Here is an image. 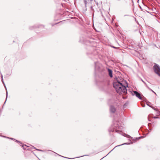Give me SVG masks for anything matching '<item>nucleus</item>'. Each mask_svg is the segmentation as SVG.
<instances>
[{
    "mask_svg": "<svg viewBox=\"0 0 160 160\" xmlns=\"http://www.w3.org/2000/svg\"><path fill=\"white\" fill-rule=\"evenodd\" d=\"M152 92H153V93H155V94H156V93L154 92L153 90H152Z\"/></svg>",
    "mask_w": 160,
    "mask_h": 160,
    "instance_id": "obj_12",
    "label": "nucleus"
},
{
    "mask_svg": "<svg viewBox=\"0 0 160 160\" xmlns=\"http://www.w3.org/2000/svg\"><path fill=\"white\" fill-rule=\"evenodd\" d=\"M158 117H153V118H158Z\"/></svg>",
    "mask_w": 160,
    "mask_h": 160,
    "instance_id": "obj_10",
    "label": "nucleus"
},
{
    "mask_svg": "<svg viewBox=\"0 0 160 160\" xmlns=\"http://www.w3.org/2000/svg\"><path fill=\"white\" fill-rule=\"evenodd\" d=\"M113 87L119 94H125L127 93L126 87L128 84L125 81H119L118 80L113 83Z\"/></svg>",
    "mask_w": 160,
    "mask_h": 160,
    "instance_id": "obj_1",
    "label": "nucleus"
},
{
    "mask_svg": "<svg viewBox=\"0 0 160 160\" xmlns=\"http://www.w3.org/2000/svg\"><path fill=\"white\" fill-rule=\"evenodd\" d=\"M142 106L143 107H144L145 106V105H142Z\"/></svg>",
    "mask_w": 160,
    "mask_h": 160,
    "instance_id": "obj_14",
    "label": "nucleus"
},
{
    "mask_svg": "<svg viewBox=\"0 0 160 160\" xmlns=\"http://www.w3.org/2000/svg\"><path fill=\"white\" fill-rule=\"evenodd\" d=\"M36 150H38V151H40V150L39 149H36Z\"/></svg>",
    "mask_w": 160,
    "mask_h": 160,
    "instance_id": "obj_15",
    "label": "nucleus"
},
{
    "mask_svg": "<svg viewBox=\"0 0 160 160\" xmlns=\"http://www.w3.org/2000/svg\"><path fill=\"white\" fill-rule=\"evenodd\" d=\"M16 140V142H20L17 140Z\"/></svg>",
    "mask_w": 160,
    "mask_h": 160,
    "instance_id": "obj_11",
    "label": "nucleus"
},
{
    "mask_svg": "<svg viewBox=\"0 0 160 160\" xmlns=\"http://www.w3.org/2000/svg\"><path fill=\"white\" fill-rule=\"evenodd\" d=\"M22 147L23 148V149H24L25 150H28V148H28V147H27L26 145H24V144H22Z\"/></svg>",
    "mask_w": 160,
    "mask_h": 160,
    "instance_id": "obj_7",
    "label": "nucleus"
},
{
    "mask_svg": "<svg viewBox=\"0 0 160 160\" xmlns=\"http://www.w3.org/2000/svg\"><path fill=\"white\" fill-rule=\"evenodd\" d=\"M147 87L150 90H151L152 91V90L150 89L149 88L148 86Z\"/></svg>",
    "mask_w": 160,
    "mask_h": 160,
    "instance_id": "obj_9",
    "label": "nucleus"
},
{
    "mask_svg": "<svg viewBox=\"0 0 160 160\" xmlns=\"http://www.w3.org/2000/svg\"><path fill=\"white\" fill-rule=\"evenodd\" d=\"M142 81L146 85V86L147 87L148 86H147V85L146 84V83L144 82L143 81H142Z\"/></svg>",
    "mask_w": 160,
    "mask_h": 160,
    "instance_id": "obj_8",
    "label": "nucleus"
},
{
    "mask_svg": "<svg viewBox=\"0 0 160 160\" xmlns=\"http://www.w3.org/2000/svg\"><path fill=\"white\" fill-rule=\"evenodd\" d=\"M133 95H135L137 97L140 99H142V97L141 96L140 94L136 91H134L132 93Z\"/></svg>",
    "mask_w": 160,
    "mask_h": 160,
    "instance_id": "obj_4",
    "label": "nucleus"
},
{
    "mask_svg": "<svg viewBox=\"0 0 160 160\" xmlns=\"http://www.w3.org/2000/svg\"><path fill=\"white\" fill-rule=\"evenodd\" d=\"M64 157V158H66V157ZM68 158V159H70V158Z\"/></svg>",
    "mask_w": 160,
    "mask_h": 160,
    "instance_id": "obj_13",
    "label": "nucleus"
},
{
    "mask_svg": "<svg viewBox=\"0 0 160 160\" xmlns=\"http://www.w3.org/2000/svg\"><path fill=\"white\" fill-rule=\"evenodd\" d=\"M154 72L160 76V67L157 64H155L153 67Z\"/></svg>",
    "mask_w": 160,
    "mask_h": 160,
    "instance_id": "obj_2",
    "label": "nucleus"
},
{
    "mask_svg": "<svg viewBox=\"0 0 160 160\" xmlns=\"http://www.w3.org/2000/svg\"><path fill=\"white\" fill-rule=\"evenodd\" d=\"M110 111L112 113L115 112L116 109L115 108L112 106H110Z\"/></svg>",
    "mask_w": 160,
    "mask_h": 160,
    "instance_id": "obj_5",
    "label": "nucleus"
},
{
    "mask_svg": "<svg viewBox=\"0 0 160 160\" xmlns=\"http://www.w3.org/2000/svg\"><path fill=\"white\" fill-rule=\"evenodd\" d=\"M11 139L12 140L14 139H13V138H11Z\"/></svg>",
    "mask_w": 160,
    "mask_h": 160,
    "instance_id": "obj_16",
    "label": "nucleus"
},
{
    "mask_svg": "<svg viewBox=\"0 0 160 160\" xmlns=\"http://www.w3.org/2000/svg\"><path fill=\"white\" fill-rule=\"evenodd\" d=\"M120 129V126H119V124H117V125H116V124H115L114 125V126L113 128L112 129H111V130L110 129L109 130V132H119V130L118 129Z\"/></svg>",
    "mask_w": 160,
    "mask_h": 160,
    "instance_id": "obj_3",
    "label": "nucleus"
},
{
    "mask_svg": "<svg viewBox=\"0 0 160 160\" xmlns=\"http://www.w3.org/2000/svg\"><path fill=\"white\" fill-rule=\"evenodd\" d=\"M108 71L109 76H110V77L112 78V70L110 69H108Z\"/></svg>",
    "mask_w": 160,
    "mask_h": 160,
    "instance_id": "obj_6",
    "label": "nucleus"
}]
</instances>
